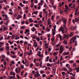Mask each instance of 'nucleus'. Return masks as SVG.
<instances>
[{
	"mask_svg": "<svg viewBox=\"0 0 79 79\" xmlns=\"http://www.w3.org/2000/svg\"><path fill=\"white\" fill-rule=\"evenodd\" d=\"M60 21H63V23L64 25H63V26H64L65 29L66 28V27L65 26V25L66 24V21L67 20H66V19H64V18H62V19H60Z\"/></svg>",
	"mask_w": 79,
	"mask_h": 79,
	"instance_id": "f257e3e1",
	"label": "nucleus"
},
{
	"mask_svg": "<svg viewBox=\"0 0 79 79\" xmlns=\"http://www.w3.org/2000/svg\"><path fill=\"white\" fill-rule=\"evenodd\" d=\"M75 40H76V36H74L71 39L69 43L70 44H72V42H74L75 41Z\"/></svg>",
	"mask_w": 79,
	"mask_h": 79,
	"instance_id": "f03ea898",
	"label": "nucleus"
},
{
	"mask_svg": "<svg viewBox=\"0 0 79 79\" xmlns=\"http://www.w3.org/2000/svg\"><path fill=\"white\" fill-rule=\"evenodd\" d=\"M64 48L62 45L60 46L59 50V53L60 54H61L63 52V51H64Z\"/></svg>",
	"mask_w": 79,
	"mask_h": 79,
	"instance_id": "7ed1b4c3",
	"label": "nucleus"
},
{
	"mask_svg": "<svg viewBox=\"0 0 79 79\" xmlns=\"http://www.w3.org/2000/svg\"><path fill=\"white\" fill-rule=\"evenodd\" d=\"M59 31H61L62 32L63 34H64V29L63 28V27H61L60 29H59Z\"/></svg>",
	"mask_w": 79,
	"mask_h": 79,
	"instance_id": "20e7f679",
	"label": "nucleus"
},
{
	"mask_svg": "<svg viewBox=\"0 0 79 79\" xmlns=\"http://www.w3.org/2000/svg\"><path fill=\"white\" fill-rule=\"evenodd\" d=\"M79 19L77 18H75L74 20L73 19L72 20V22H73V23L74 24H75V22H76V23H77V22H79Z\"/></svg>",
	"mask_w": 79,
	"mask_h": 79,
	"instance_id": "39448f33",
	"label": "nucleus"
},
{
	"mask_svg": "<svg viewBox=\"0 0 79 79\" xmlns=\"http://www.w3.org/2000/svg\"><path fill=\"white\" fill-rule=\"evenodd\" d=\"M43 11L44 13L45 14L46 17H47V16H48V12L46 10V9H43Z\"/></svg>",
	"mask_w": 79,
	"mask_h": 79,
	"instance_id": "423d86ee",
	"label": "nucleus"
},
{
	"mask_svg": "<svg viewBox=\"0 0 79 79\" xmlns=\"http://www.w3.org/2000/svg\"><path fill=\"white\" fill-rule=\"evenodd\" d=\"M69 55V52H64L62 54V55L63 56H64L65 55Z\"/></svg>",
	"mask_w": 79,
	"mask_h": 79,
	"instance_id": "0eeeda50",
	"label": "nucleus"
},
{
	"mask_svg": "<svg viewBox=\"0 0 79 79\" xmlns=\"http://www.w3.org/2000/svg\"><path fill=\"white\" fill-rule=\"evenodd\" d=\"M76 29V26H74L73 27V28L72 27H70V30H71L72 31H74V30H75Z\"/></svg>",
	"mask_w": 79,
	"mask_h": 79,
	"instance_id": "6e6552de",
	"label": "nucleus"
},
{
	"mask_svg": "<svg viewBox=\"0 0 79 79\" xmlns=\"http://www.w3.org/2000/svg\"><path fill=\"white\" fill-rule=\"evenodd\" d=\"M5 49L6 51H9L10 50V47L9 46H6Z\"/></svg>",
	"mask_w": 79,
	"mask_h": 79,
	"instance_id": "1a4fd4ad",
	"label": "nucleus"
},
{
	"mask_svg": "<svg viewBox=\"0 0 79 79\" xmlns=\"http://www.w3.org/2000/svg\"><path fill=\"white\" fill-rule=\"evenodd\" d=\"M66 37H67V35H66V34H64V36L62 39V40L66 39Z\"/></svg>",
	"mask_w": 79,
	"mask_h": 79,
	"instance_id": "9d476101",
	"label": "nucleus"
},
{
	"mask_svg": "<svg viewBox=\"0 0 79 79\" xmlns=\"http://www.w3.org/2000/svg\"><path fill=\"white\" fill-rule=\"evenodd\" d=\"M47 66H48V67H52V64H49V63H47Z\"/></svg>",
	"mask_w": 79,
	"mask_h": 79,
	"instance_id": "9b49d317",
	"label": "nucleus"
},
{
	"mask_svg": "<svg viewBox=\"0 0 79 79\" xmlns=\"http://www.w3.org/2000/svg\"><path fill=\"white\" fill-rule=\"evenodd\" d=\"M55 31H53V29H52V34H53V36H54V35H55Z\"/></svg>",
	"mask_w": 79,
	"mask_h": 79,
	"instance_id": "f8f14e48",
	"label": "nucleus"
},
{
	"mask_svg": "<svg viewBox=\"0 0 79 79\" xmlns=\"http://www.w3.org/2000/svg\"><path fill=\"white\" fill-rule=\"evenodd\" d=\"M38 56L40 58H42L44 56V55L43 54H38Z\"/></svg>",
	"mask_w": 79,
	"mask_h": 79,
	"instance_id": "ddd939ff",
	"label": "nucleus"
},
{
	"mask_svg": "<svg viewBox=\"0 0 79 79\" xmlns=\"http://www.w3.org/2000/svg\"><path fill=\"white\" fill-rule=\"evenodd\" d=\"M34 46H35V48H36L37 47V42L34 43Z\"/></svg>",
	"mask_w": 79,
	"mask_h": 79,
	"instance_id": "4468645a",
	"label": "nucleus"
},
{
	"mask_svg": "<svg viewBox=\"0 0 79 79\" xmlns=\"http://www.w3.org/2000/svg\"><path fill=\"white\" fill-rule=\"evenodd\" d=\"M23 3H24V4H26L28 3V1H23Z\"/></svg>",
	"mask_w": 79,
	"mask_h": 79,
	"instance_id": "2eb2a0df",
	"label": "nucleus"
},
{
	"mask_svg": "<svg viewBox=\"0 0 79 79\" xmlns=\"http://www.w3.org/2000/svg\"><path fill=\"white\" fill-rule=\"evenodd\" d=\"M58 36L60 38V40L61 41V40H62V36H61V35L60 34L58 35Z\"/></svg>",
	"mask_w": 79,
	"mask_h": 79,
	"instance_id": "dca6fc26",
	"label": "nucleus"
},
{
	"mask_svg": "<svg viewBox=\"0 0 79 79\" xmlns=\"http://www.w3.org/2000/svg\"><path fill=\"white\" fill-rule=\"evenodd\" d=\"M32 19H31V18H30L29 19V22L30 23H32V22H34V21H33L32 20Z\"/></svg>",
	"mask_w": 79,
	"mask_h": 79,
	"instance_id": "f3484780",
	"label": "nucleus"
},
{
	"mask_svg": "<svg viewBox=\"0 0 79 79\" xmlns=\"http://www.w3.org/2000/svg\"><path fill=\"white\" fill-rule=\"evenodd\" d=\"M36 30V29L35 27H33L32 29H31V31H32V32H34V31H35Z\"/></svg>",
	"mask_w": 79,
	"mask_h": 79,
	"instance_id": "a211bd4d",
	"label": "nucleus"
},
{
	"mask_svg": "<svg viewBox=\"0 0 79 79\" xmlns=\"http://www.w3.org/2000/svg\"><path fill=\"white\" fill-rule=\"evenodd\" d=\"M58 55V52H54L53 54V55H55V56H56V55Z\"/></svg>",
	"mask_w": 79,
	"mask_h": 79,
	"instance_id": "6ab92c4d",
	"label": "nucleus"
},
{
	"mask_svg": "<svg viewBox=\"0 0 79 79\" xmlns=\"http://www.w3.org/2000/svg\"><path fill=\"white\" fill-rule=\"evenodd\" d=\"M6 30H8V28H6L5 27H4L3 28V31H6Z\"/></svg>",
	"mask_w": 79,
	"mask_h": 79,
	"instance_id": "aec40b11",
	"label": "nucleus"
},
{
	"mask_svg": "<svg viewBox=\"0 0 79 79\" xmlns=\"http://www.w3.org/2000/svg\"><path fill=\"white\" fill-rule=\"evenodd\" d=\"M18 69H19V68H18V67H17V68H16L15 69V71L16 73H18Z\"/></svg>",
	"mask_w": 79,
	"mask_h": 79,
	"instance_id": "412c9836",
	"label": "nucleus"
},
{
	"mask_svg": "<svg viewBox=\"0 0 79 79\" xmlns=\"http://www.w3.org/2000/svg\"><path fill=\"white\" fill-rule=\"evenodd\" d=\"M25 27H26L25 26H22L20 27V29H25Z\"/></svg>",
	"mask_w": 79,
	"mask_h": 79,
	"instance_id": "4be33fe9",
	"label": "nucleus"
},
{
	"mask_svg": "<svg viewBox=\"0 0 79 79\" xmlns=\"http://www.w3.org/2000/svg\"><path fill=\"white\" fill-rule=\"evenodd\" d=\"M75 69H77L76 71L77 73H78V72H79V68L78 67L77 68L76 67H75Z\"/></svg>",
	"mask_w": 79,
	"mask_h": 79,
	"instance_id": "5701e85b",
	"label": "nucleus"
},
{
	"mask_svg": "<svg viewBox=\"0 0 79 79\" xmlns=\"http://www.w3.org/2000/svg\"><path fill=\"white\" fill-rule=\"evenodd\" d=\"M32 37L33 39H36V36L34 35H32Z\"/></svg>",
	"mask_w": 79,
	"mask_h": 79,
	"instance_id": "b1692460",
	"label": "nucleus"
},
{
	"mask_svg": "<svg viewBox=\"0 0 79 79\" xmlns=\"http://www.w3.org/2000/svg\"><path fill=\"white\" fill-rule=\"evenodd\" d=\"M20 6H21V7H23V6H24V5L22 3H20L19 4Z\"/></svg>",
	"mask_w": 79,
	"mask_h": 79,
	"instance_id": "393cba45",
	"label": "nucleus"
},
{
	"mask_svg": "<svg viewBox=\"0 0 79 79\" xmlns=\"http://www.w3.org/2000/svg\"><path fill=\"white\" fill-rule=\"evenodd\" d=\"M34 26L36 27H39V25L38 24H35L34 25Z\"/></svg>",
	"mask_w": 79,
	"mask_h": 79,
	"instance_id": "a878e982",
	"label": "nucleus"
},
{
	"mask_svg": "<svg viewBox=\"0 0 79 79\" xmlns=\"http://www.w3.org/2000/svg\"><path fill=\"white\" fill-rule=\"evenodd\" d=\"M74 35V34L73 33H71L70 34V35H69L70 37H71L72 36H73V35Z\"/></svg>",
	"mask_w": 79,
	"mask_h": 79,
	"instance_id": "bb28decb",
	"label": "nucleus"
},
{
	"mask_svg": "<svg viewBox=\"0 0 79 79\" xmlns=\"http://www.w3.org/2000/svg\"><path fill=\"white\" fill-rule=\"evenodd\" d=\"M11 57H12V58H17V57L16 56H11Z\"/></svg>",
	"mask_w": 79,
	"mask_h": 79,
	"instance_id": "cd10ccee",
	"label": "nucleus"
},
{
	"mask_svg": "<svg viewBox=\"0 0 79 79\" xmlns=\"http://www.w3.org/2000/svg\"><path fill=\"white\" fill-rule=\"evenodd\" d=\"M63 43L65 44V45H66L67 44V41L64 40L63 41Z\"/></svg>",
	"mask_w": 79,
	"mask_h": 79,
	"instance_id": "c85d7f7f",
	"label": "nucleus"
},
{
	"mask_svg": "<svg viewBox=\"0 0 79 79\" xmlns=\"http://www.w3.org/2000/svg\"><path fill=\"white\" fill-rule=\"evenodd\" d=\"M26 17V14H24L23 15V19H25Z\"/></svg>",
	"mask_w": 79,
	"mask_h": 79,
	"instance_id": "c756f323",
	"label": "nucleus"
},
{
	"mask_svg": "<svg viewBox=\"0 0 79 79\" xmlns=\"http://www.w3.org/2000/svg\"><path fill=\"white\" fill-rule=\"evenodd\" d=\"M53 27H54V29H53L54 31H56V26L54 25L53 26Z\"/></svg>",
	"mask_w": 79,
	"mask_h": 79,
	"instance_id": "7c9ffc66",
	"label": "nucleus"
},
{
	"mask_svg": "<svg viewBox=\"0 0 79 79\" xmlns=\"http://www.w3.org/2000/svg\"><path fill=\"white\" fill-rule=\"evenodd\" d=\"M38 6H40V5L41 6H42V5H43V3H42V2H40V3L38 4Z\"/></svg>",
	"mask_w": 79,
	"mask_h": 79,
	"instance_id": "2f4dec72",
	"label": "nucleus"
},
{
	"mask_svg": "<svg viewBox=\"0 0 79 79\" xmlns=\"http://www.w3.org/2000/svg\"><path fill=\"white\" fill-rule=\"evenodd\" d=\"M40 14L39 15V16L40 17V18H42V12H41Z\"/></svg>",
	"mask_w": 79,
	"mask_h": 79,
	"instance_id": "473e14b6",
	"label": "nucleus"
},
{
	"mask_svg": "<svg viewBox=\"0 0 79 79\" xmlns=\"http://www.w3.org/2000/svg\"><path fill=\"white\" fill-rule=\"evenodd\" d=\"M10 53H11V54H12V55H14V54H15V51H11Z\"/></svg>",
	"mask_w": 79,
	"mask_h": 79,
	"instance_id": "72a5a7b5",
	"label": "nucleus"
},
{
	"mask_svg": "<svg viewBox=\"0 0 79 79\" xmlns=\"http://www.w3.org/2000/svg\"><path fill=\"white\" fill-rule=\"evenodd\" d=\"M68 58H70V55H69L68 56H66L65 57V59H67Z\"/></svg>",
	"mask_w": 79,
	"mask_h": 79,
	"instance_id": "f704fd0d",
	"label": "nucleus"
},
{
	"mask_svg": "<svg viewBox=\"0 0 79 79\" xmlns=\"http://www.w3.org/2000/svg\"><path fill=\"white\" fill-rule=\"evenodd\" d=\"M52 69L54 72H55V71H56V67H54L52 68Z\"/></svg>",
	"mask_w": 79,
	"mask_h": 79,
	"instance_id": "c9c22d12",
	"label": "nucleus"
},
{
	"mask_svg": "<svg viewBox=\"0 0 79 79\" xmlns=\"http://www.w3.org/2000/svg\"><path fill=\"white\" fill-rule=\"evenodd\" d=\"M65 8L66 10H68V5H66L65 6Z\"/></svg>",
	"mask_w": 79,
	"mask_h": 79,
	"instance_id": "e433bc0d",
	"label": "nucleus"
},
{
	"mask_svg": "<svg viewBox=\"0 0 79 79\" xmlns=\"http://www.w3.org/2000/svg\"><path fill=\"white\" fill-rule=\"evenodd\" d=\"M48 59H49V56H48L47 57L46 59V61L47 62L48 61Z\"/></svg>",
	"mask_w": 79,
	"mask_h": 79,
	"instance_id": "4c0bfd02",
	"label": "nucleus"
},
{
	"mask_svg": "<svg viewBox=\"0 0 79 79\" xmlns=\"http://www.w3.org/2000/svg\"><path fill=\"white\" fill-rule=\"evenodd\" d=\"M69 63H74V60H70L69 61Z\"/></svg>",
	"mask_w": 79,
	"mask_h": 79,
	"instance_id": "58836bf2",
	"label": "nucleus"
},
{
	"mask_svg": "<svg viewBox=\"0 0 79 79\" xmlns=\"http://www.w3.org/2000/svg\"><path fill=\"white\" fill-rule=\"evenodd\" d=\"M3 64L5 66H6V61H5L3 62Z\"/></svg>",
	"mask_w": 79,
	"mask_h": 79,
	"instance_id": "ea45409f",
	"label": "nucleus"
},
{
	"mask_svg": "<svg viewBox=\"0 0 79 79\" xmlns=\"http://www.w3.org/2000/svg\"><path fill=\"white\" fill-rule=\"evenodd\" d=\"M34 3H32L31 4V7L33 8V7H34Z\"/></svg>",
	"mask_w": 79,
	"mask_h": 79,
	"instance_id": "a19ab883",
	"label": "nucleus"
},
{
	"mask_svg": "<svg viewBox=\"0 0 79 79\" xmlns=\"http://www.w3.org/2000/svg\"><path fill=\"white\" fill-rule=\"evenodd\" d=\"M69 49V51H70L71 50V49H72V46H71L70 48H68Z\"/></svg>",
	"mask_w": 79,
	"mask_h": 79,
	"instance_id": "79ce46f5",
	"label": "nucleus"
},
{
	"mask_svg": "<svg viewBox=\"0 0 79 79\" xmlns=\"http://www.w3.org/2000/svg\"><path fill=\"white\" fill-rule=\"evenodd\" d=\"M18 79H21V77L19 76V75H17L16 76Z\"/></svg>",
	"mask_w": 79,
	"mask_h": 79,
	"instance_id": "37998d69",
	"label": "nucleus"
},
{
	"mask_svg": "<svg viewBox=\"0 0 79 79\" xmlns=\"http://www.w3.org/2000/svg\"><path fill=\"white\" fill-rule=\"evenodd\" d=\"M7 54L8 56L10 55V52H9V51H8L7 52Z\"/></svg>",
	"mask_w": 79,
	"mask_h": 79,
	"instance_id": "c03bdc74",
	"label": "nucleus"
},
{
	"mask_svg": "<svg viewBox=\"0 0 79 79\" xmlns=\"http://www.w3.org/2000/svg\"><path fill=\"white\" fill-rule=\"evenodd\" d=\"M18 16L19 18H20V19L22 18V16H21V15H18Z\"/></svg>",
	"mask_w": 79,
	"mask_h": 79,
	"instance_id": "a18cd8bd",
	"label": "nucleus"
},
{
	"mask_svg": "<svg viewBox=\"0 0 79 79\" xmlns=\"http://www.w3.org/2000/svg\"><path fill=\"white\" fill-rule=\"evenodd\" d=\"M50 24V20H48L47 25H49Z\"/></svg>",
	"mask_w": 79,
	"mask_h": 79,
	"instance_id": "49530a36",
	"label": "nucleus"
},
{
	"mask_svg": "<svg viewBox=\"0 0 79 79\" xmlns=\"http://www.w3.org/2000/svg\"><path fill=\"white\" fill-rule=\"evenodd\" d=\"M2 58H4L5 59L6 58H5V56L4 55H2Z\"/></svg>",
	"mask_w": 79,
	"mask_h": 79,
	"instance_id": "de8ad7c7",
	"label": "nucleus"
},
{
	"mask_svg": "<svg viewBox=\"0 0 79 79\" xmlns=\"http://www.w3.org/2000/svg\"><path fill=\"white\" fill-rule=\"evenodd\" d=\"M3 50L4 49L3 48H0V51H1V52H3Z\"/></svg>",
	"mask_w": 79,
	"mask_h": 79,
	"instance_id": "09e8293b",
	"label": "nucleus"
},
{
	"mask_svg": "<svg viewBox=\"0 0 79 79\" xmlns=\"http://www.w3.org/2000/svg\"><path fill=\"white\" fill-rule=\"evenodd\" d=\"M24 23H25V21H24L23 20V21H22L21 22V24H24Z\"/></svg>",
	"mask_w": 79,
	"mask_h": 79,
	"instance_id": "8fccbe9b",
	"label": "nucleus"
},
{
	"mask_svg": "<svg viewBox=\"0 0 79 79\" xmlns=\"http://www.w3.org/2000/svg\"><path fill=\"white\" fill-rule=\"evenodd\" d=\"M31 68H32V66H34V64L32 63H31L30 64Z\"/></svg>",
	"mask_w": 79,
	"mask_h": 79,
	"instance_id": "3c124183",
	"label": "nucleus"
},
{
	"mask_svg": "<svg viewBox=\"0 0 79 79\" xmlns=\"http://www.w3.org/2000/svg\"><path fill=\"white\" fill-rule=\"evenodd\" d=\"M25 65L26 66H28V65H29V63H27V62L26 63H25Z\"/></svg>",
	"mask_w": 79,
	"mask_h": 79,
	"instance_id": "603ef678",
	"label": "nucleus"
},
{
	"mask_svg": "<svg viewBox=\"0 0 79 79\" xmlns=\"http://www.w3.org/2000/svg\"><path fill=\"white\" fill-rule=\"evenodd\" d=\"M76 66V63H74L73 64V67H75Z\"/></svg>",
	"mask_w": 79,
	"mask_h": 79,
	"instance_id": "864d4df0",
	"label": "nucleus"
},
{
	"mask_svg": "<svg viewBox=\"0 0 79 79\" xmlns=\"http://www.w3.org/2000/svg\"><path fill=\"white\" fill-rule=\"evenodd\" d=\"M15 35H13L12 36V39H14V38H15Z\"/></svg>",
	"mask_w": 79,
	"mask_h": 79,
	"instance_id": "5fc2aeb1",
	"label": "nucleus"
},
{
	"mask_svg": "<svg viewBox=\"0 0 79 79\" xmlns=\"http://www.w3.org/2000/svg\"><path fill=\"white\" fill-rule=\"evenodd\" d=\"M40 73L41 74H43V73H44V71L43 70H41L40 71Z\"/></svg>",
	"mask_w": 79,
	"mask_h": 79,
	"instance_id": "6e6d98bb",
	"label": "nucleus"
},
{
	"mask_svg": "<svg viewBox=\"0 0 79 79\" xmlns=\"http://www.w3.org/2000/svg\"><path fill=\"white\" fill-rule=\"evenodd\" d=\"M73 5V4L72 3H71V4H70L69 5V7H71V6Z\"/></svg>",
	"mask_w": 79,
	"mask_h": 79,
	"instance_id": "4d7b16f0",
	"label": "nucleus"
},
{
	"mask_svg": "<svg viewBox=\"0 0 79 79\" xmlns=\"http://www.w3.org/2000/svg\"><path fill=\"white\" fill-rule=\"evenodd\" d=\"M63 70L64 71H68V69H67L66 68H64L63 69Z\"/></svg>",
	"mask_w": 79,
	"mask_h": 79,
	"instance_id": "13d9d810",
	"label": "nucleus"
},
{
	"mask_svg": "<svg viewBox=\"0 0 79 79\" xmlns=\"http://www.w3.org/2000/svg\"><path fill=\"white\" fill-rule=\"evenodd\" d=\"M54 18V15H52L51 17V19L52 21H53V19Z\"/></svg>",
	"mask_w": 79,
	"mask_h": 79,
	"instance_id": "bf43d9fd",
	"label": "nucleus"
},
{
	"mask_svg": "<svg viewBox=\"0 0 79 79\" xmlns=\"http://www.w3.org/2000/svg\"><path fill=\"white\" fill-rule=\"evenodd\" d=\"M21 69H24V65H22L21 66Z\"/></svg>",
	"mask_w": 79,
	"mask_h": 79,
	"instance_id": "052dcab7",
	"label": "nucleus"
},
{
	"mask_svg": "<svg viewBox=\"0 0 79 79\" xmlns=\"http://www.w3.org/2000/svg\"><path fill=\"white\" fill-rule=\"evenodd\" d=\"M34 2L35 3H38V1L37 0H35Z\"/></svg>",
	"mask_w": 79,
	"mask_h": 79,
	"instance_id": "680f3d73",
	"label": "nucleus"
},
{
	"mask_svg": "<svg viewBox=\"0 0 79 79\" xmlns=\"http://www.w3.org/2000/svg\"><path fill=\"white\" fill-rule=\"evenodd\" d=\"M32 74H35V71H34V70L32 72Z\"/></svg>",
	"mask_w": 79,
	"mask_h": 79,
	"instance_id": "e2e57ef3",
	"label": "nucleus"
},
{
	"mask_svg": "<svg viewBox=\"0 0 79 79\" xmlns=\"http://www.w3.org/2000/svg\"><path fill=\"white\" fill-rule=\"evenodd\" d=\"M18 50V48L16 47L14 49V50Z\"/></svg>",
	"mask_w": 79,
	"mask_h": 79,
	"instance_id": "0e129e2a",
	"label": "nucleus"
},
{
	"mask_svg": "<svg viewBox=\"0 0 79 79\" xmlns=\"http://www.w3.org/2000/svg\"><path fill=\"white\" fill-rule=\"evenodd\" d=\"M29 23L28 22V21H26L25 24H29Z\"/></svg>",
	"mask_w": 79,
	"mask_h": 79,
	"instance_id": "69168bd1",
	"label": "nucleus"
},
{
	"mask_svg": "<svg viewBox=\"0 0 79 79\" xmlns=\"http://www.w3.org/2000/svg\"><path fill=\"white\" fill-rule=\"evenodd\" d=\"M12 64H15V62L14 61H12L11 63Z\"/></svg>",
	"mask_w": 79,
	"mask_h": 79,
	"instance_id": "338daca9",
	"label": "nucleus"
},
{
	"mask_svg": "<svg viewBox=\"0 0 79 79\" xmlns=\"http://www.w3.org/2000/svg\"><path fill=\"white\" fill-rule=\"evenodd\" d=\"M15 72L12 73V76H15Z\"/></svg>",
	"mask_w": 79,
	"mask_h": 79,
	"instance_id": "774afa93",
	"label": "nucleus"
}]
</instances>
